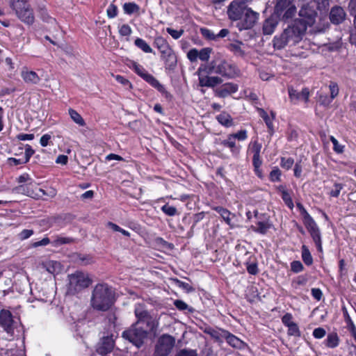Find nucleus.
<instances>
[{"label": "nucleus", "mask_w": 356, "mask_h": 356, "mask_svg": "<svg viewBox=\"0 0 356 356\" xmlns=\"http://www.w3.org/2000/svg\"><path fill=\"white\" fill-rule=\"evenodd\" d=\"M306 25L302 21H294L291 25L286 28L280 36L273 39L274 47L278 49L286 45H294L298 43L306 31Z\"/></svg>", "instance_id": "1"}, {"label": "nucleus", "mask_w": 356, "mask_h": 356, "mask_svg": "<svg viewBox=\"0 0 356 356\" xmlns=\"http://www.w3.org/2000/svg\"><path fill=\"white\" fill-rule=\"evenodd\" d=\"M113 303V292L106 284L95 286L91 297V305L98 311L108 310Z\"/></svg>", "instance_id": "2"}, {"label": "nucleus", "mask_w": 356, "mask_h": 356, "mask_svg": "<svg viewBox=\"0 0 356 356\" xmlns=\"http://www.w3.org/2000/svg\"><path fill=\"white\" fill-rule=\"evenodd\" d=\"M200 72H205L207 74H217L229 79L236 74V67L220 57H216L208 64L201 65Z\"/></svg>", "instance_id": "3"}, {"label": "nucleus", "mask_w": 356, "mask_h": 356, "mask_svg": "<svg viewBox=\"0 0 356 356\" xmlns=\"http://www.w3.org/2000/svg\"><path fill=\"white\" fill-rule=\"evenodd\" d=\"M135 316L137 318L135 323L136 325L142 326L148 334L156 337L158 334V327L159 325V319L152 316L142 305H136L134 310Z\"/></svg>", "instance_id": "4"}, {"label": "nucleus", "mask_w": 356, "mask_h": 356, "mask_svg": "<svg viewBox=\"0 0 356 356\" xmlns=\"http://www.w3.org/2000/svg\"><path fill=\"white\" fill-rule=\"evenodd\" d=\"M10 6L19 19L27 24H32L34 15L30 4L26 0H11Z\"/></svg>", "instance_id": "5"}, {"label": "nucleus", "mask_w": 356, "mask_h": 356, "mask_svg": "<svg viewBox=\"0 0 356 356\" xmlns=\"http://www.w3.org/2000/svg\"><path fill=\"white\" fill-rule=\"evenodd\" d=\"M69 284L68 291L72 293H76L90 286L92 281L88 275L81 271H76L67 276Z\"/></svg>", "instance_id": "6"}, {"label": "nucleus", "mask_w": 356, "mask_h": 356, "mask_svg": "<svg viewBox=\"0 0 356 356\" xmlns=\"http://www.w3.org/2000/svg\"><path fill=\"white\" fill-rule=\"evenodd\" d=\"M147 336V332L142 326L136 325V323L122 333L123 339L129 341L137 348L143 346Z\"/></svg>", "instance_id": "7"}, {"label": "nucleus", "mask_w": 356, "mask_h": 356, "mask_svg": "<svg viewBox=\"0 0 356 356\" xmlns=\"http://www.w3.org/2000/svg\"><path fill=\"white\" fill-rule=\"evenodd\" d=\"M133 69L138 76L160 92L165 98L171 97V95L165 90V87L153 75L149 74L142 65L134 63Z\"/></svg>", "instance_id": "8"}, {"label": "nucleus", "mask_w": 356, "mask_h": 356, "mask_svg": "<svg viewBox=\"0 0 356 356\" xmlns=\"http://www.w3.org/2000/svg\"><path fill=\"white\" fill-rule=\"evenodd\" d=\"M175 343L174 337L169 334H163L158 339L155 347V356H168Z\"/></svg>", "instance_id": "9"}, {"label": "nucleus", "mask_w": 356, "mask_h": 356, "mask_svg": "<svg viewBox=\"0 0 356 356\" xmlns=\"http://www.w3.org/2000/svg\"><path fill=\"white\" fill-rule=\"evenodd\" d=\"M293 2L294 0H277L275 13L278 15H281L284 12L283 14L284 19L292 18L296 13V8Z\"/></svg>", "instance_id": "10"}, {"label": "nucleus", "mask_w": 356, "mask_h": 356, "mask_svg": "<svg viewBox=\"0 0 356 356\" xmlns=\"http://www.w3.org/2000/svg\"><path fill=\"white\" fill-rule=\"evenodd\" d=\"M248 8L243 0H234L228 7L227 15L229 18L233 21L241 19Z\"/></svg>", "instance_id": "11"}, {"label": "nucleus", "mask_w": 356, "mask_h": 356, "mask_svg": "<svg viewBox=\"0 0 356 356\" xmlns=\"http://www.w3.org/2000/svg\"><path fill=\"white\" fill-rule=\"evenodd\" d=\"M154 44L159 50L161 54V58L165 61H168L172 59L175 60V56L173 54V51L165 38L161 36L156 37Z\"/></svg>", "instance_id": "12"}, {"label": "nucleus", "mask_w": 356, "mask_h": 356, "mask_svg": "<svg viewBox=\"0 0 356 356\" xmlns=\"http://www.w3.org/2000/svg\"><path fill=\"white\" fill-rule=\"evenodd\" d=\"M299 16L300 19H296V21H302L306 25V27L307 26H311L316 21L317 13L314 9L313 6H310L309 3H306L300 9Z\"/></svg>", "instance_id": "13"}, {"label": "nucleus", "mask_w": 356, "mask_h": 356, "mask_svg": "<svg viewBox=\"0 0 356 356\" xmlns=\"http://www.w3.org/2000/svg\"><path fill=\"white\" fill-rule=\"evenodd\" d=\"M258 17L259 13L248 8L241 18L240 29H249L252 28L257 22Z\"/></svg>", "instance_id": "14"}, {"label": "nucleus", "mask_w": 356, "mask_h": 356, "mask_svg": "<svg viewBox=\"0 0 356 356\" xmlns=\"http://www.w3.org/2000/svg\"><path fill=\"white\" fill-rule=\"evenodd\" d=\"M33 182L31 181L26 184H22L17 186L15 188V191L19 193L26 195L33 198H39L42 195H46V193L43 189L38 188V191L35 192L33 189Z\"/></svg>", "instance_id": "15"}, {"label": "nucleus", "mask_w": 356, "mask_h": 356, "mask_svg": "<svg viewBox=\"0 0 356 356\" xmlns=\"http://www.w3.org/2000/svg\"><path fill=\"white\" fill-rule=\"evenodd\" d=\"M199 76V83L202 87L214 88L217 85L222 83V79L218 76H209L205 72H200V68L197 70Z\"/></svg>", "instance_id": "16"}, {"label": "nucleus", "mask_w": 356, "mask_h": 356, "mask_svg": "<svg viewBox=\"0 0 356 356\" xmlns=\"http://www.w3.org/2000/svg\"><path fill=\"white\" fill-rule=\"evenodd\" d=\"M13 318L12 314L8 310L2 309L0 312V325L8 332L13 331Z\"/></svg>", "instance_id": "17"}, {"label": "nucleus", "mask_w": 356, "mask_h": 356, "mask_svg": "<svg viewBox=\"0 0 356 356\" xmlns=\"http://www.w3.org/2000/svg\"><path fill=\"white\" fill-rule=\"evenodd\" d=\"M238 90V86L232 83H227L217 88L214 90L216 96L225 98Z\"/></svg>", "instance_id": "18"}, {"label": "nucleus", "mask_w": 356, "mask_h": 356, "mask_svg": "<svg viewBox=\"0 0 356 356\" xmlns=\"http://www.w3.org/2000/svg\"><path fill=\"white\" fill-rule=\"evenodd\" d=\"M346 14L342 7L335 6L331 8L330 13V19L332 24H339L342 23L346 18Z\"/></svg>", "instance_id": "19"}, {"label": "nucleus", "mask_w": 356, "mask_h": 356, "mask_svg": "<svg viewBox=\"0 0 356 356\" xmlns=\"http://www.w3.org/2000/svg\"><path fill=\"white\" fill-rule=\"evenodd\" d=\"M113 347L114 341L112 337H103L97 348V352L100 355H105L111 353L113 350Z\"/></svg>", "instance_id": "20"}, {"label": "nucleus", "mask_w": 356, "mask_h": 356, "mask_svg": "<svg viewBox=\"0 0 356 356\" xmlns=\"http://www.w3.org/2000/svg\"><path fill=\"white\" fill-rule=\"evenodd\" d=\"M42 265L47 272L53 275L60 273L63 269L60 263L54 260H49L43 262Z\"/></svg>", "instance_id": "21"}, {"label": "nucleus", "mask_w": 356, "mask_h": 356, "mask_svg": "<svg viewBox=\"0 0 356 356\" xmlns=\"http://www.w3.org/2000/svg\"><path fill=\"white\" fill-rule=\"evenodd\" d=\"M224 339L226 340L227 343L233 348H242L245 343L243 341H241L239 338L236 337L234 334H231L229 332L226 330L225 332Z\"/></svg>", "instance_id": "22"}, {"label": "nucleus", "mask_w": 356, "mask_h": 356, "mask_svg": "<svg viewBox=\"0 0 356 356\" xmlns=\"http://www.w3.org/2000/svg\"><path fill=\"white\" fill-rule=\"evenodd\" d=\"M221 145L225 147L229 148L234 154H238L239 153L241 147L236 145V140L231 134H229L227 138L221 142Z\"/></svg>", "instance_id": "23"}, {"label": "nucleus", "mask_w": 356, "mask_h": 356, "mask_svg": "<svg viewBox=\"0 0 356 356\" xmlns=\"http://www.w3.org/2000/svg\"><path fill=\"white\" fill-rule=\"evenodd\" d=\"M213 209L220 215L228 225L232 226V218L235 216L234 213H232L228 209L222 207H214Z\"/></svg>", "instance_id": "24"}, {"label": "nucleus", "mask_w": 356, "mask_h": 356, "mask_svg": "<svg viewBox=\"0 0 356 356\" xmlns=\"http://www.w3.org/2000/svg\"><path fill=\"white\" fill-rule=\"evenodd\" d=\"M22 77L26 83L37 84L40 79L38 75L33 71H22Z\"/></svg>", "instance_id": "25"}, {"label": "nucleus", "mask_w": 356, "mask_h": 356, "mask_svg": "<svg viewBox=\"0 0 356 356\" xmlns=\"http://www.w3.org/2000/svg\"><path fill=\"white\" fill-rule=\"evenodd\" d=\"M277 25V21L272 17L265 20L263 25V32L265 35H271Z\"/></svg>", "instance_id": "26"}, {"label": "nucleus", "mask_w": 356, "mask_h": 356, "mask_svg": "<svg viewBox=\"0 0 356 356\" xmlns=\"http://www.w3.org/2000/svg\"><path fill=\"white\" fill-rule=\"evenodd\" d=\"M216 119L220 124L226 127H230L234 125L232 118L229 113L226 112H222L219 114L216 117Z\"/></svg>", "instance_id": "27"}, {"label": "nucleus", "mask_w": 356, "mask_h": 356, "mask_svg": "<svg viewBox=\"0 0 356 356\" xmlns=\"http://www.w3.org/2000/svg\"><path fill=\"white\" fill-rule=\"evenodd\" d=\"M259 114L261 117L264 120L266 126L268 128V130L270 134H272L274 131L273 129V120L275 118V113L274 112L271 111V115L272 118H270L268 113L264 110V109H259Z\"/></svg>", "instance_id": "28"}, {"label": "nucleus", "mask_w": 356, "mask_h": 356, "mask_svg": "<svg viewBox=\"0 0 356 356\" xmlns=\"http://www.w3.org/2000/svg\"><path fill=\"white\" fill-rule=\"evenodd\" d=\"M205 332L209 334L216 341L221 342L224 339L225 334V332H226V330L222 329L215 330L213 328H207L205 330Z\"/></svg>", "instance_id": "29"}, {"label": "nucleus", "mask_w": 356, "mask_h": 356, "mask_svg": "<svg viewBox=\"0 0 356 356\" xmlns=\"http://www.w3.org/2000/svg\"><path fill=\"white\" fill-rule=\"evenodd\" d=\"M339 338L338 334L336 332L329 333L325 341V346L330 348H334L339 346Z\"/></svg>", "instance_id": "30"}, {"label": "nucleus", "mask_w": 356, "mask_h": 356, "mask_svg": "<svg viewBox=\"0 0 356 356\" xmlns=\"http://www.w3.org/2000/svg\"><path fill=\"white\" fill-rule=\"evenodd\" d=\"M278 191L281 193L282 198L285 204L290 208L293 209V203L290 194L286 190L285 186L281 185L278 187Z\"/></svg>", "instance_id": "31"}, {"label": "nucleus", "mask_w": 356, "mask_h": 356, "mask_svg": "<svg viewBox=\"0 0 356 356\" xmlns=\"http://www.w3.org/2000/svg\"><path fill=\"white\" fill-rule=\"evenodd\" d=\"M318 251H322L321 232L318 228L309 232Z\"/></svg>", "instance_id": "32"}, {"label": "nucleus", "mask_w": 356, "mask_h": 356, "mask_svg": "<svg viewBox=\"0 0 356 356\" xmlns=\"http://www.w3.org/2000/svg\"><path fill=\"white\" fill-rule=\"evenodd\" d=\"M271 225L267 221H258L257 222V227H252L254 232L265 234L268 230L270 228Z\"/></svg>", "instance_id": "33"}, {"label": "nucleus", "mask_w": 356, "mask_h": 356, "mask_svg": "<svg viewBox=\"0 0 356 356\" xmlns=\"http://www.w3.org/2000/svg\"><path fill=\"white\" fill-rule=\"evenodd\" d=\"M11 285V280L8 277L1 276L0 273V293H2L3 296L6 295V292L10 289Z\"/></svg>", "instance_id": "34"}, {"label": "nucleus", "mask_w": 356, "mask_h": 356, "mask_svg": "<svg viewBox=\"0 0 356 356\" xmlns=\"http://www.w3.org/2000/svg\"><path fill=\"white\" fill-rule=\"evenodd\" d=\"M134 44L137 47H138L145 53L152 52V49L151 48V47L144 40L141 38H136L134 41Z\"/></svg>", "instance_id": "35"}, {"label": "nucleus", "mask_w": 356, "mask_h": 356, "mask_svg": "<svg viewBox=\"0 0 356 356\" xmlns=\"http://www.w3.org/2000/svg\"><path fill=\"white\" fill-rule=\"evenodd\" d=\"M302 259L305 264L307 266L311 265L313 262V259L311 255V253L309 249L305 245H302Z\"/></svg>", "instance_id": "36"}, {"label": "nucleus", "mask_w": 356, "mask_h": 356, "mask_svg": "<svg viewBox=\"0 0 356 356\" xmlns=\"http://www.w3.org/2000/svg\"><path fill=\"white\" fill-rule=\"evenodd\" d=\"M69 114L72 120L79 126H84L85 122L83 118L74 109H69Z\"/></svg>", "instance_id": "37"}, {"label": "nucleus", "mask_w": 356, "mask_h": 356, "mask_svg": "<svg viewBox=\"0 0 356 356\" xmlns=\"http://www.w3.org/2000/svg\"><path fill=\"white\" fill-rule=\"evenodd\" d=\"M123 10L125 13L131 15L138 12L139 10V6L134 2L125 3L123 5Z\"/></svg>", "instance_id": "38"}, {"label": "nucleus", "mask_w": 356, "mask_h": 356, "mask_svg": "<svg viewBox=\"0 0 356 356\" xmlns=\"http://www.w3.org/2000/svg\"><path fill=\"white\" fill-rule=\"evenodd\" d=\"M211 51H212L211 48H209V47L203 48L200 51H199L198 58L202 61H207L210 58Z\"/></svg>", "instance_id": "39"}, {"label": "nucleus", "mask_w": 356, "mask_h": 356, "mask_svg": "<svg viewBox=\"0 0 356 356\" xmlns=\"http://www.w3.org/2000/svg\"><path fill=\"white\" fill-rule=\"evenodd\" d=\"M303 222L306 228L307 229L308 232L318 228L316 222L314 220L312 216L307 217L305 219L303 220Z\"/></svg>", "instance_id": "40"}, {"label": "nucleus", "mask_w": 356, "mask_h": 356, "mask_svg": "<svg viewBox=\"0 0 356 356\" xmlns=\"http://www.w3.org/2000/svg\"><path fill=\"white\" fill-rule=\"evenodd\" d=\"M76 261L81 265H88L93 262L92 257L89 255L79 254L76 259Z\"/></svg>", "instance_id": "41"}, {"label": "nucleus", "mask_w": 356, "mask_h": 356, "mask_svg": "<svg viewBox=\"0 0 356 356\" xmlns=\"http://www.w3.org/2000/svg\"><path fill=\"white\" fill-rule=\"evenodd\" d=\"M161 211L168 216H174L177 214V210L175 207L170 206L168 204L161 207Z\"/></svg>", "instance_id": "42"}, {"label": "nucleus", "mask_w": 356, "mask_h": 356, "mask_svg": "<svg viewBox=\"0 0 356 356\" xmlns=\"http://www.w3.org/2000/svg\"><path fill=\"white\" fill-rule=\"evenodd\" d=\"M261 144L257 140L251 142L249 145L250 150L253 153V155H259L261 149Z\"/></svg>", "instance_id": "43"}, {"label": "nucleus", "mask_w": 356, "mask_h": 356, "mask_svg": "<svg viewBox=\"0 0 356 356\" xmlns=\"http://www.w3.org/2000/svg\"><path fill=\"white\" fill-rule=\"evenodd\" d=\"M200 33L202 36L207 40H216V33L207 28L200 29Z\"/></svg>", "instance_id": "44"}, {"label": "nucleus", "mask_w": 356, "mask_h": 356, "mask_svg": "<svg viewBox=\"0 0 356 356\" xmlns=\"http://www.w3.org/2000/svg\"><path fill=\"white\" fill-rule=\"evenodd\" d=\"M317 9L320 11H327L330 6V0H314Z\"/></svg>", "instance_id": "45"}, {"label": "nucleus", "mask_w": 356, "mask_h": 356, "mask_svg": "<svg viewBox=\"0 0 356 356\" xmlns=\"http://www.w3.org/2000/svg\"><path fill=\"white\" fill-rule=\"evenodd\" d=\"M241 42L231 44L229 45V49L236 55L243 56L244 55V51L241 49Z\"/></svg>", "instance_id": "46"}, {"label": "nucleus", "mask_w": 356, "mask_h": 356, "mask_svg": "<svg viewBox=\"0 0 356 356\" xmlns=\"http://www.w3.org/2000/svg\"><path fill=\"white\" fill-rule=\"evenodd\" d=\"M288 327V334L290 336H294V337H300L301 332L299 330V327L298 325L295 323L294 324L291 325Z\"/></svg>", "instance_id": "47"}, {"label": "nucleus", "mask_w": 356, "mask_h": 356, "mask_svg": "<svg viewBox=\"0 0 356 356\" xmlns=\"http://www.w3.org/2000/svg\"><path fill=\"white\" fill-rule=\"evenodd\" d=\"M174 282L176 283V284L179 287L183 289L188 293L194 291V289L193 288V286H191L188 283L184 282L178 279H175Z\"/></svg>", "instance_id": "48"}, {"label": "nucleus", "mask_w": 356, "mask_h": 356, "mask_svg": "<svg viewBox=\"0 0 356 356\" xmlns=\"http://www.w3.org/2000/svg\"><path fill=\"white\" fill-rule=\"evenodd\" d=\"M232 136L234 137V138L238 140H245L248 138V133L246 130H240L238 132L235 134H231Z\"/></svg>", "instance_id": "49"}, {"label": "nucleus", "mask_w": 356, "mask_h": 356, "mask_svg": "<svg viewBox=\"0 0 356 356\" xmlns=\"http://www.w3.org/2000/svg\"><path fill=\"white\" fill-rule=\"evenodd\" d=\"M330 140L333 144V149L337 153H342L344 146L339 143L338 140L332 136H330Z\"/></svg>", "instance_id": "50"}, {"label": "nucleus", "mask_w": 356, "mask_h": 356, "mask_svg": "<svg viewBox=\"0 0 356 356\" xmlns=\"http://www.w3.org/2000/svg\"><path fill=\"white\" fill-rule=\"evenodd\" d=\"M166 31L175 40L179 39L184 33V30H175L172 28H167Z\"/></svg>", "instance_id": "51"}, {"label": "nucleus", "mask_w": 356, "mask_h": 356, "mask_svg": "<svg viewBox=\"0 0 356 356\" xmlns=\"http://www.w3.org/2000/svg\"><path fill=\"white\" fill-rule=\"evenodd\" d=\"M72 241L70 238L58 236L54 241L53 244L54 246H58L63 244L70 243Z\"/></svg>", "instance_id": "52"}, {"label": "nucleus", "mask_w": 356, "mask_h": 356, "mask_svg": "<svg viewBox=\"0 0 356 356\" xmlns=\"http://www.w3.org/2000/svg\"><path fill=\"white\" fill-rule=\"evenodd\" d=\"M330 97L334 99L339 94V87L337 83L330 82L329 85Z\"/></svg>", "instance_id": "53"}, {"label": "nucleus", "mask_w": 356, "mask_h": 356, "mask_svg": "<svg viewBox=\"0 0 356 356\" xmlns=\"http://www.w3.org/2000/svg\"><path fill=\"white\" fill-rule=\"evenodd\" d=\"M106 13L109 18H113L118 15V7L113 3H111L108 7Z\"/></svg>", "instance_id": "54"}, {"label": "nucleus", "mask_w": 356, "mask_h": 356, "mask_svg": "<svg viewBox=\"0 0 356 356\" xmlns=\"http://www.w3.org/2000/svg\"><path fill=\"white\" fill-rule=\"evenodd\" d=\"M198 56H199V51L195 48L191 49L187 54V58H188V60L191 62L197 61Z\"/></svg>", "instance_id": "55"}, {"label": "nucleus", "mask_w": 356, "mask_h": 356, "mask_svg": "<svg viewBox=\"0 0 356 356\" xmlns=\"http://www.w3.org/2000/svg\"><path fill=\"white\" fill-rule=\"evenodd\" d=\"M332 100L333 99L330 96L328 97L327 95H320L319 96L320 104L325 106H328L331 104Z\"/></svg>", "instance_id": "56"}, {"label": "nucleus", "mask_w": 356, "mask_h": 356, "mask_svg": "<svg viewBox=\"0 0 356 356\" xmlns=\"http://www.w3.org/2000/svg\"><path fill=\"white\" fill-rule=\"evenodd\" d=\"M294 160L292 158H282L281 166L286 170L290 169L293 165Z\"/></svg>", "instance_id": "57"}, {"label": "nucleus", "mask_w": 356, "mask_h": 356, "mask_svg": "<svg viewBox=\"0 0 356 356\" xmlns=\"http://www.w3.org/2000/svg\"><path fill=\"white\" fill-rule=\"evenodd\" d=\"M131 32V29L128 24L122 25L119 29V33L122 36H129Z\"/></svg>", "instance_id": "58"}, {"label": "nucleus", "mask_w": 356, "mask_h": 356, "mask_svg": "<svg viewBox=\"0 0 356 356\" xmlns=\"http://www.w3.org/2000/svg\"><path fill=\"white\" fill-rule=\"evenodd\" d=\"M35 151L32 149L31 146L29 145H26L25 146V156H24V161L28 163L30 160V158L33 155Z\"/></svg>", "instance_id": "59"}, {"label": "nucleus", "mask_w": 356, "mask_h": 356, "mask_svg": "<svg viewBox=\"0 0 356 356\" xmlns=\"http://www.w3.org/2000/svg\"><path fill=\"white\" fill-rule=\"evenodd\" d=\"M326 334V331L323 327H317L313 331V336L316 339H322L323 338Z\"/></svg>", "instance_id": "60"}, {"label": "nucleus", "mask_w": 356, "mask_h": 356, "mask_svg": "<svg viewBox=\"0 0 356 356\" xmlns=\"http://www.w3.org/2000/svg\"><path fill=\"white\" fill-rule=\"evenodd\" d=\"M281 171L278 168L273 169L270 173V179L272 181H277L280 180Z\"/></svg>", "instance_id": "61"}, {"label": "nucleus", "mask_w": 356, "mask_h": 356, "mask_svg": "<svg viewBox=\"0 0 356 356\" xmlns=\"http://www.w3.org/2000/svg\"><path fill=\"white\" fill-rule=\"evenodd\" d=\"M292 318H293V316L291 314L289 313H286V314H284L283 316V317L282 318V321L283 323V324L286 326V327H289L292 324H294L295 323L292 321Z\"/></svg>", "instance_id": "62"}, {"label": "nucleus", "mask_w": 356, "mask_h": 356, "mask_svg": "<svg viewBox=\"0 0 356 356\" xmlns=\"http://www.w3.org/2000/svg\"><path fill=\"white\" fill-rule=\"evenodd\" d=\"M291 270L294 273L301 272L303 269L302 263L299 261H294L291 264Z\"/></svg>", "instance_id": "63"}, {"label": "nucleus", "mask_w": 356, "mask_h": 356, "mask_svg": "<svg viewBox=\"0 0 356 356\" xmlns=\"http://www.w3.org/2000/svg\"><path fill=\"white\" fill-rule=\"evenodd\" d=\"M348 9L350 15L354 18L356 17V0H350Z\"/></svg>", "instance_id": "64"}]
</instances>
